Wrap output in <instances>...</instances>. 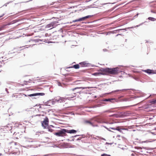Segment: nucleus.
Here are the masks:
<instances>
[{
  "label": "nucleus",
  "instance_id": "nucleus-1",
  "mask_svg": "<svg viewBox=\"0 0 156 156\" xmlns=\"http://www.w3.org/2000/svg\"><path fill=\"white\" fill-rule=\"evenodd\" d=\"M86 88L82 87H77L74 88L72 89L71 90L70 94H69V97H68V98H73L74 97L76 96V93H79V91H76V90L78 89L82 88L83 89H84Z\"/></svg>",
  "mask_w": 156,
  "mask_h": 156
},
{
  "label": "nucleus",
  "instance_id": "nucleus-2",
  "mask_svg": "<svg viewBox=\"0 0 156 156\" xmlns=\"http://www.w3.org/2000/svg\"><path fill=\"white\" fill-rule=\"evenodd\" d=\"M66 133V129H62L61 130H59L58 132L55 133L54 134L58 136L63 137L67 135Z\"/></svg>",
  "mask_w": 156,
  "mask_h": 156
},
{
  "label": "nucleus",
  "instance_id": "nucleus-3",
  "mask_svg": "<svg viewBox=\"0 0 156 156\" xmlns=\"http://www.w3.org/2000/svg\"><path fill=\"white\" fill-rule=\"evenodd\" d=\"M118 68L110 69L108 68V74H110L112 75L117 74L119 73Z\"/></svg>",
  "mask_w": 156,
  "mask_h": 156
},
{
  "label": "nucleus",
  "instance_id": "nucleus-4",
  "mask_svg": "<svg viewBox=\"0 0 156 156\" xmlns=\"http://www.w3.org/2000/svg\"><path fill=\"white\" fill-rule=\"evenodd\" d=\"M49 120L47 117H46L44 121L41 122L42 126L44 128H46L48 126Z\"/></svg>",
  "mask_w": 156,
  "mask_h": 156
},
{
  "label": "nucleus",
  "instance_id": "nucleus-5",
  "mask_svg": "<svg viewBox=\"0 0 156 156\" xmlns=\"http://www.w3.org/2000/svg\"><path fill=\"white\" fill-rule=\"evenodd\" d=\"M55 100V102L58 103H62L65 102L66 99L63 97H58L56 98Z\"/></svg>",
  "mask_w": 156,
  "mask_h": 156
},
{
  "label": "nucleus",
  "instance_id": "nucleus-6",
  "mask_svg": "<svg viewBox=\"0 0 156 156\" xmlns=\"http://www.w3.org/2000/svg\"><path fill=\"white\" fill-rule=\"evenodd\" d=\"M92 16L91 15H88L86 16L83 17L81 18H80L77 20H74L73 21V22H76L78 21H83L85 20L86 19L88 18H89L91 17Z\"/></svg>",
  "mask_w": 156,
  "mask_h": 156
},
{
  "label": "nucleus",
  "instance_id": "nucleus-7",
  "mask_svg": "<svg viewBox=\"0 0 156 156\" xmlns=\"http://www.w3.org/2000/svg\"><path fill=\"white\" fill-rule=\"evenodd\" d=\"M44 93H34L32 94H30L28 95H27L29 97H33V96H35L38 95H40V96H43L44 95ZM23 95H24L25 96H27V95L26 94H23Z\"/></svg>",
  "mask_w": 156,
  "mask_h": 156
},
{
  "label": "nucleus",
  "instance_id": "nucleus-8",
  "mask_svg": "<svg viewBox=\"0 0 156 156\" xmlns=\"http://www.w3.org/2000/svg\"><path fill=\"white\" fill-rule=\"evenodd\" d=\"M112 129L114 130H117L119 131L120 133H123L122 130H128L127 129H122V128L120 126H118L116 127V128H112V127H110L109 129Z\"/></svg>",
  "mask_w": 156,
  "mask_h": 156
},
{
  "label": "nucleus",
  "instance_id": "nucleus-9",
  "mask_svg": "<svg viewBox=\"0 0 156 156\" xmlns=\"http://www.w3.org/2000/svg\"><path fill=\"white\" fill-rule=\"evenodd\" d=\"M97 121L100 123H106L107 120L105 119L103 117H101L97 119Z\"/></svg>",
  "mask_w": 156,
  "mask_h": 156
},
{
  "label": "nucleus",
  "instance_id": "nucleus-10",
  "mask_svg": "<svg viewBox=\"0 0 156 156\" xmlns=\"http://www.w3.org/2000/svg\"><path fill=\"white\" fill-rule=\"evenodd\" d=\"M55 23L54 22H52L49 24L47 25L46 27V28H50V29L54 28L55 27Z\"/></svg>",
  "mask_w": 156,
  "mask_h": 156
},
{
  "label": "nucleus",
  "instance_id": "nucleus-11",
  "mask_svg": "<svg viewBox=\"0 0 156 156\" xmlns=\"http://www.w3.org/2000/svg\"><path fill=\"white\" fill-rule=\"evenodd\" d=\"M80 67H85L88 66L89 64L86 62H83L79 63Z\"/></svg>",
  "mask_w": 156,
  "mask_h": 156
},
{
  "label": "nucleus",
  "instance_id": "nucleus-12",
  "mask_svg": "<svg viewBox=\"0 0 156 156\" xmlns=\"http://www.w3.org/2000/svg\"><path fill=\"white\" fill-rule=\"evenodd\" d=\"M76 131L74 129L68 130L66 129V133H76Z\"/></svg>",
  "mask_w": 156,
  "mask_h": 156
},
{
  "label": "nucleus",
  "instance_id": "nucleus-13",
  "mask_svg": "<svg viewBox=\"0 0 156 156\" xmlns=\"http://www.w3.org/2000/svg\"><path fill=\"white\" fill-rule=\"evenodd\" d=\"M92 74L94 76H99L101 75L104 74V73L101 72H98L93 73Z\"/></svg>",
  "mask_w": 156,
  "mask_h": 156
},
{
  "label": "nucleus",
  "instance_id": "nucleus-14",
  "mask_svg": "<svg viewBox=\"0 0 156 156\" xmlns=\"http://www.w3.org/2000/svg\"><path fill=\"white\" fill-rule=\"evenodd\" d=\"M143 71L149 74H150L153 73V70L149 69H147V70H143Z\"/></svg>",
  "mask_w": 156,
  "mask_h": 156
},
{
  "label": "nucleus",
  "instance_id": "nucleus-15",
  "mask_svg": "<svg viewBox=\"0 0 156 156\" xmlns=\"http://www.w3.org/2000/svg\"><path fill=\"white\" fill-rule=\"evenodd\" d=\"M80 67V65L79 64H77L76 65H73V66H72L71 67H70L69 68H74L75 69H78Z\"/></svg>",
  "mask_w": 156,
  "mask_h": 156
},
{
  "label": "nucleus",
  "instance_id": "nucleus-16",
  "mask_svg": "<svg viewBox=\"0 0 156 156\" xmlns=\"http://www.w3.org/2000/svg\"><path fill=\"white\" fill-rule=\"evenodd\" d=\"M116 100L114 98L111 99H108V101H110L112 103H114L115 101Z\"/></svg>",
  "mask_w": 156,
  "mask_h": 156
},
{
  "label": "nucleus",
  "instance_id": "nucleus-17",
  "mask_svg": "<svg viewBox=\"0 0 156 156\" xmlns=\"http://www.w3.org/2000/svg\"><path fill=\"white\" fill-rule=\"evenodd\" d=\"M10 24H11L10 23H9L8 24L4 25L2 26L1 27L2 28V30H4V29H5V28H6V26L10 25Z\"/></svg>",
  "mask_w": 156,
  "mask_h": 156
},
{
  "label": "nucleus",
  "instance_id": "nucleus-18",
  "mask_svg": "<svg viewBox=\"0 0 156 156\" xmlns=\"http://www.w3.org/2000/svg\"><path fill=\"white\" fill-rule=\"evenodd\" d=\"M148 19L150 20L153 21H154L155 20H156V19H155L154 18L152 17H149L148 18Z\"/></svg>",
  "mask_w": 156,
  "mask_h": 156
},
{
  "label": "nucleus",
  "instance_id": "nucleus-19",
  "mask_svg": "<svg viewBox=\"0 0 156 156\" xmlns=\"http://www.w3.org/2000/svg\"><path fill=\"white\" fill-rule=\"evenodd\" d=\"M85 122L87 123H88V124H90V125L92 126H93V123L89 121H85Z\"/></svg>",
  "mask_w": 156,
  "mask_h": 156
},
{
  "label": "nucleus",
  "instance_id": "nucleus-20",
  "mask_svg": "<svg viewBox=\"0 0 156 156\" xmlns=\"http://www.w3.org/2000/svg\"><path fill=\"white\" fill-rule=\"evenodd\" d=\"M151 103L152 104L156 103V100H154L151 101Z\"/></svg>",
  "mask_w": 156,
  "mask_h": 156
},
{
  "label": "nucleus",
  "instance_id": "nucleus-21",
  "mask_svg": "<svg viewBox=\"0 0 156 156\" xmlns=\"http://www.w3.org/2000/svg\"><path fill=\"white\" fill-rule=\"evenodd\" d=\"M48 131L51 132H52L53 131V130L52 129H51L50 128H48Z\"/></svg>",
  "mask_w": 156,
  "mask_h": 156
},
{
  "label": "nucleus",
  "instance_id": "nucleus-22",
  "mask_svg": "<svg viewBox=\"0 0 156 156\" xmlns=\"http://www.w3.org/2000/svg\"><path fill=\"white\" fill-rule=\"evenodd\" d=\"M123 90H116L115 91V92H117L118 91H123Z\"/></svg>",
  "mask_w": 156,
  "mask_h": 156
},
{
  "label": "nucleus",
  "instance_id": "nucleus-23",
  "mask_svg": "<svg viewBox=\"0 0 156 156\" xmlns=\"http://www.w3.org/2000/svg\"><path fill=\"white\" fill-rule=\"evenodd\" d=\"M16 125L17 126H19L20 125L21 126L22 124H19H19L18 123H16Z\"/></svg>",
  "mask_w": 156,
  "mask_h": 156
},
{
  "label": "nucleus",
  "instance_id": "nucleus-24",
  "mask_svg": "<svg viewBox=\"0 0 156 156\" xmlns=\"http://www.w3.org/2000/svg\"><path fill=\"white\" fill-rule=\"evenodd\" d=\"M113 143H114V142H113V143H108V144H113ZM115 144H118V145H119V144H117L116 143H115Z\"/></svg>",
  "mask_w": 156,
  "mask_h": 156
},
{
  "label": "nucleus",
  "instance_id": "nucleus-25",
  "mask_svg": "<svg viewBox=\"0 0 156 156\" xmlns=\"http://www.w3.org/2000/svg\"><path fill=\"white\" fill-rule=\"evenodd\" d=\"M21 95V96H22V94H19L18 95H16V98H18V96H20ZM19 97V98H20V97Z\"/></svg>",
  "mask_w": 156,
  "mask_h": 156
},
{
  "label": "nucleus",
  "instance_id": "nucleus-26",
  "mask_svg": "<svg viewBox=\"0 0 156 156\" xmlns=\"http://www.w3.org/2000/svg\"><path fill=\"white\" fill-rule=\"evenodd\" d=\"M101 156H107V155L105 154H103L101 155Z\"/></svg>",
  "mask_w": 156,
  "mask_h": 156
},
{
  "label": "nucleus",
  "instance_id": "nucleus-27",
  "mask_svg": "<svg viewBox=\"0 0 156 156\" xmlns=\"http://www.w3.org/2000/svg\"><path fill=\"white\" fill-rule=\"evenodd\" d=\"M4 14H2V15L1 16H0V18L2 17V16H4Z\"/></svg>",
  "mask_w": 156,
  "mask_h": 156
},
{
  "label": "nucleus",
  "instance_id": "nucleus-28",
  "mask_svg": "<svg viewBox=\"0 0 156 156\" xmlns=\"http://www.w3.org/2000/svg\"><path fill=\"white\" fill-rule=\"evenodd\" d=\"M3 30L1 27H0V31Z\"/></svg>",
  "mask_w": 156,
  "mask_h": 156
},
{
  "label": "nucleus",
  "instance_id": "nucleus-29",
  "mask_svg": "<svg viewBox=\"0 0 156 156\" xmlns=\"http://www.w3.org/2000/svg\"><path fill=\"white\" fill-rule=\"evenodd\" d=\"M104 101H107V99H105V100H104Z\"/></svg>",
  "mask_w": 156,
  "mask_h": 156
},
{
  "label": "nucleus",
  "instance_id": "nucleus-30",
  "mask_svg": "<svg viewBox=\"0 0 156 156\" xmlns=\"http://www.w3.org/2000/svg\"><path fill=\"white\" fill-rule=\"evenodd\" d=\"M151 133L153 134H154V133H152V132H151Z\"/></svg>",
  "mask_w": 156,
  "mask_h": 156
},
{
  "label": "nucleus",
  "instance_id": "nucleus-31",
  "mask_svg": "<svg viewBox=\"0 0 156 156\" xmlns=\"http://www.w3.org/2000/svg\"><path fill=\"white\" fill-rule=\"evenodd\" d=\"M108 156H111L110 155L108 154Z\"/></svg>",
  "mask_w": 156,
  "mask_h": 156
},
{
  "label": "nucleus",
  "instance_id": "nucleus-32",
  "mask_svg": "<svg viewBox=\"0 0 156 156\" xmlns=\"http://www.w3.org/2000/svg\"><path fill=\"white\" fill-rule=\"evenodd\" d=\"M108 130H109V131H111V130H109V129H108Z\"/></svg>",
  "mask_w": 156,
  "mask_h": 156
},
{
  "label": "nucleus",
  "instance_id": "nucleus-33",
  "mask_svg": "<svg viewBox=\"0 0 156 156\" xmlns=\"http://www.w3.org/2000/svg\"><path fill=\"white\" fill-rule=\"evenodd\" d=\"M38 115L40 116V115Z\"/></svg>",
  "mask_w": 156,
  "mask_h": 156
},
{
  "label": "nucleus",
  "instance_id": "nucleus-34",
  "mask_svg": "<svg viewBox=\"0 0 156 156\" xmlns=\"http://www.w3.org/2000/svg\"><path fill=\"white\" fill-rule=\"evenodd\" d=\"M34 98L36 99V98Z\"/></svg>",
  "mask_w": 156,
  "mask_h": 156
},
{
  "label": "nucleus",
  "instance_id": "nucleus-35",
  "mask_svg": "<svg viewBox=\"0 0 156 156\" xmlns=\"http://www.w3.org/2000/svg\"><path fill=\"white\" fill-rule=\"evenodd\" d=\"M44 115H42V116H43Z\"/></svg>",
  "mask_w": 156,
  "mask_h": 156
},
{
  "label": "nucleus",
  "instance_id": "nucleus-36",
  "mask_svg": "<svg viewBox=\"0 0 156 156\" xmlns=\"http://www.w3.org/2000/svg\"><path fill=\"white\" fill-rule=\"evenodd\" d=\"M14 97H15L16 96L14 95Z\"/></svg>",
  "mask_w": 156,
  "mask_h": 156
}]
</instances>
